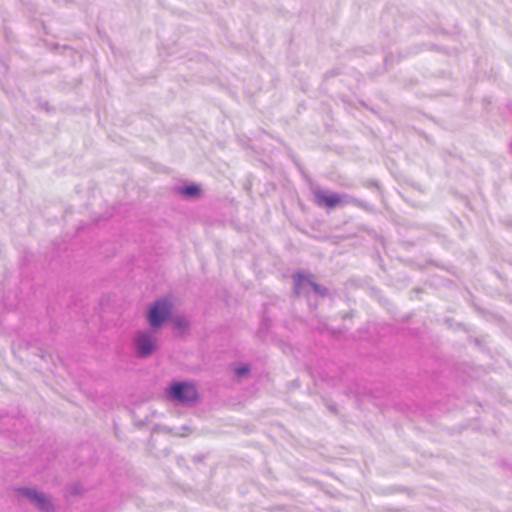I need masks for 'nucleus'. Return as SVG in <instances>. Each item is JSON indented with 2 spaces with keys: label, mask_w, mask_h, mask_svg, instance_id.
<instances>
[{
  "label": "nucleus",
  "mask_w": 512,
  "mask_h": 512,
  "mask_svg": "<svg viewBox=\"0 0 512 512\" xmlns=\"http://www.w3.org/2000/svg\"><path fill=\"white\" fill-rule=\"evenodd\" d=\"M166 398L182 405L192 404L198 401L199 393L193 382L172 381L165 390Z\"/></svg>",
  "instance_id": "f257e3e1"
},
{
  "label": "nucleus",
  "mask_w": 512,
  "mask_h": 512,
  "mask_svg": "<svg viewBox=\"0 0 512 512\" xmlns=\"http://www.w3.org/2000/svg\"><path fill=\"white\" fill-rule=\"evenodd\" d=\"M172 305L166 299H160L154 302L148 312L147 321L152 332H157L163 325L171 319Z\"/></svg>",
  "instance_id": "f03ea898"
},
{
  "label": "nucleus",
  "mask_w": 512,
  "mask_h": 512,
  "mask_svg": "<svg viewBox=\"0 0 512 512\" xmlns=\"http://www.w3.org/2000/svg\"><path fill=\"white\" fill-rule=\"evenodd\" d=\"M15 492L18 496L27 499L40 512H55L52 498L36 488L21 486L16 487Z\"/></svg>",
  "instance_id": "7ed1b4c3"
},
{
  "label": "nucleus",
  "mask_w": 512,
  "mask_h": 512,
  "mask_svg": "<svg viewBox=\"0 0 512 512\" xmlns=\"http://www.w3.org/2000/svg\"><path fill=\"white\" fill-rule=\"evenodd\" d=\"M154 333L155 332H152V330L137 331L135 333L132 345L138 357L147 358L158 349V342Z\"/></svg>",
  "instance_id": "20e7f679"
},
{
  "label": "nucleus",
  "mask_w": 512,
  "mask_h": 512,
  "mask_svg": "<svg viewBox=\"0 0 512 512\" xmlns=\"http://www.w3.org/2000/svg\"><path fill=\"white\" fill-rule=\"evenodd\" d=\"M21 428L24 430L27 429V420L24 416L12 417L9 414L2 415L0 414V432L1 433H11V434H19Z\"/></svg>",
  "instance_id": "39448f33"
},
{
  "label": "nucleus",
  "mask_w": 512,
  "mask_h": 512,
  "mask_svg": "<svg viewBox=\"0 0 512 512\" xmlns=\"http://www.w3.org/2000/svg\"><path fill=\"white\" fill-rule=\"evenodd\" d=\"M314 203L319 207L334 209L340 206V193L328 192L317 188L313 190Z\"/></svg>",
  "instance_id": "423d86ee"
},
{
  "label": "nucleus",
  "mask_w": 512,
  "mask_h": 512,
  "mask_svg": "<svg viewBox=\"0 0 512 512\" xmlns=\"http://www.w3.org/2000/svg\"><path fill=\"white\" fill-rule=\"evenodd\" d=\"M311 279L308 275L303 272H296L293 275V290L297 296L306 295L309 292Z\"/></svg>",
  "instance_id": "0eeeda50"
},
{
  "label": "nucleus",
  "mask_w": 512,
  "mask_h": 512,
  "mask_svg": "<svg viewBox=\"0 0 512 512\" xmlns=\"http://www.w3.org/2000/svg\"><path fill=\"white\" fill-rule=\"evenodd\" d=\"M177 191L185 198H196L201 194V187L195 183H189L177 187Z\"/></svg>",
  "instance_id": "6e6552de"
},
{
  "label": "nucleus",
  "mask_w": 512,
  "mask_h": 512,
  "mask_svg": "<svg viewBox=\"0 0 512 512\" xmlns=\"http://www.w3.org/2000/svg\"><path fill=\"white\" fill-rule=\"evenodd\" d=\"M250 366L248 364H241L236 366L233 371L237 378L242 379L249 375L250 373Z\"/></svg>",
  "instance_id": "1a4fd4ad"
},
{
  "label": "nucleus",
  "mask_w": 512,
  "mask_h": 512,
  "mask_svg": "<svg viewBox=\"0 0 512 512\" xmlns=\"http://www.w3.org/2000/svg\"><path fill=\"white\" fill-rule=\"evenodd\" d=\"M170 320L173 322L174 327L178 330L185 331L189 327V322L184 317H180V316H176L173 318L171 317Z\"/></svg>",
  "instance_id": "9d476101"
},
{
  "label": "nucleus",
  "mask_w": 512,
  "mask_h": 512,
  "mask_svg": "<svg viewBox=\"0 0 512 512\" xmlns=\"http://www.w3.org/2000/svg\"><path fill=\"white\" fill-rule=\"evenodd\" d=\"M83 491V487L80 483H72L67 486V492L72 496L80 495Z\"/></svg>",
  "instance_id": "9b49d317"
},
{
  "label": "nucleus",
  "mask_w": 512,
  "mask_h": 512,
  "mask_svg": "<svg viewBox=\"0 0 512 512\" xmlns=\"http://www.w3.org/2000/svg\"><path fill=\"white\" fill-rule=\"evenodd\" d=\"M310 288L318 295L320 296H326L327 295V288L317 284L316 282L314 281H311V285H310Z\"/></svg>",
  "instance_id": "f8f14e48"
},
{
  "label": "nucleus",
  "mask_w": 512,
  "mask_h": 512,
  "mask_svg": "<svg viewBox=\"0 0 512 512\" xmlns=\"http://www.w3.org/2000/svg\"><path fill=\"white\" fill-rule=\"evenodd\" d=\"M356 198L348 194H340V205H354Z\"/></svg>",
  "instance_id": "ddd939ff"
},
{
  "label": "nucleus",
  "mask_w": 512,
  "mask_h": 512,
  "mask_svg": "<svg viewBox=\"0 0 512 512\" xmlns=\"http://www.w3.org/2000/svg\"><path fill=\"white\" fill-rule=\"evenodd\" d=\"M354 205L365 211H372V206L363 200L356 198V202L354 203Z\"/></svg>",
  "instance_id": "4468645a"
}]
</instances>
